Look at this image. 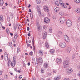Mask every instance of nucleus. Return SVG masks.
Masks as SVG:
<instances>
[{
	"mask_svg": "<svg viewBox=\"0 0 80 80\" xmlns=\"http://www.w3.org/2000/svg\"><path fill=\"white\" fill-rule=\"evenodd\" d=\"M2 73H3V71L2 70H0V75H2Z\"/></svg>",
	"mask_w": 80,
	"mask_h": 80,
	"instance_id": "43",
	"label": "nucleus"
},
{
	"mask_svg": "<svg viewBox=\"0 0 80 80\" xmlns=\"http://www.w3.org/2000/svg\"><path fill=\"white\" fill-rule=\"evenodd\" d=\"M36 2L38 4H40V3H41V0H36Z\"/></svg>",
	"mask_w": 80,
	"mask_h": 80,
	"instance_id": "23",
	"label": "nucleus"
},
{
	"mask_svg": "<svg viewBox=\"0 0 80 80\" xmlns=\"http://www.w3.org/2000/svg\"><path fill=\"white\" fill-rule=\"evenodd\" d=\"M67 50L68 53H70V52L71 51V48H67Z\"/></svg>",
	"mask_w": 80,
	"mask_h": 80,
	"instance_id": "20",
	"label": "nucleus"
},
{
	"mask_svg": "<svg viewBox=\"0 0 80 80\" xmlns=\"http://www.w3.org/2000/svg\"><path fill=\"white\" fill-rule=\"evenodd\" d=\"M2 10H3V9H5V7L2 8Z\"/></svg>",
	"mask_w": 80,
	"mask_h": 80,
	"instance_id": "64",
	"label": "nucleus"
},
{
	"mask_svg": "<svg viewBox=\"0 0 80 80\" xmlns=\"http://www.w3.org/2000/svg\"><path fill=\"white\" fill-rule=\"evenodd\" d=\"M1 27H2V23H1V22H0V28Z\"/></svg>",
	"mask_w": 80,
	"mask_h": 80,
	"instance_id": "60",
	"label": "nucleus"
},
{
	"mask_svg": "<svg viewBox=\"0 0 80 80\" xmlns=\"http://www.w3.org/2000/svg\"><path fill=\"white\" fill-rule=\"evenodd\" d=\"M0 20L1 22H3V16L1 15L0 17Z\"/></svg>",
	"mask_w": 80,
	"mask_h": 80,
	"instance_id": "24",
	"label": "nucleus"
},
{
	"mask_svg": "<svg viewBox=\"0 0 80 80\" xmlns=\"http://www.w3.org/2000/svg\"><path fill=\"white\" fill-rule=\"evenodd\" d=\"M49 52L50 53L53 54V53H54V52H55V50L54 49H51L50 50Z\"/></svg>",
	"mask_w": 80,
	"mask_h": 80,
	"instance_id": "18",
	"label": "nucleus"
},
{
	"mask_svg": "<svg viewBox=\"0 0 80 80\" xmlns=\"http://www.w3.org/2000/svg\"><path fill=\"white\" fill-rule=\"evenodd\" d=\"M9 46H10V47L12 46V42H10L9 44Z\"/></svg>",
	"mask_w": 80,
	"mask_h": 80,
	"instance_id": "50",
	"label": "nucleus"
},
{
	"mask_svg": "<svg viewBox=\"0 0 80 80\" xmlns=\"http://www.w3.org/2000/svg\"><path fill=\"white\" fill-rule=\"evenodd\" d=\"M61 78V77L60 76H57L54 78V80H59Z\"/></svg>",
	"mask_w": 80,
	"mask_h": 80,
	"instance_id": "13",
	"label": "nucleus"
},
{
	"mask_svg": "<svg viewBox=\"0 0 80 80\" xmlns=\"http://www.w3.org/2000/svg\"><path fill=\"white\" fill-rule=\"evenodd\" d=\"M14 37L15 39H17V38H18V36H17V35H16L14 36Z\"/></svg>",
	"mask_w": 80,
	"mask_h": 80,
	"instance_id": "44",
	"label": "nucleus"
},
{
	"mask_svg": "<svg viewBox=\"0 0 80 80\" xmlns=\"http://www.w3.org/2000/svg\"><path fill=\"white\" fill-rule=\"evenodd\" d=\"M47 75H49V76H50V75H51V73H50L49 72H48L47 73Z\"/></svg>",
	"mask_w": 80,
	"mask_h": 80,
	"instance_id": "54",
	"label": "nucleus"
},
{
	"mask_svg": "<svg viewBox=\"0 0 80 80\" xmlns=\"http://www.w3.org/2000/svg\"><path fill=\"white\" fill-rule=\"evenodd\" d=\"M48 67V64L47 62H45L43 64V68H47Z\"/></svg>",
	"mask_w": 80,
	"mask_h": 80,
	"instance_id": "11",
	"label": "nucleus"
},
{
	"mask_svg": "<svg viewBox=\"0 0 80 80\" xmlns=\"http://www.w3.org/2000/svg\"><path fill=\"white\" fill-rule=\"evenodd\" d=\"M60 47L61 48H65L66 47V43L64 42H61L60 43Z\"/></svg>",
	"mask_w": 80,
	"mask_h": 80,
	"instance_id": "4",
	"label": "nucleus"
},
{
	"mask_svg": "<svg viewBox=\"0 0 80 80\" xmlns=\"http://www.w3.org/2000/svg\"><path fill=\"white\" fill-rule=\"evenodd\" d=\"M17 51L18 53L19 52H20V49H19V48H18Z\"/></svg>",
	"mask_w": 80,
	"mask_h": 80,
	"instance_id": "52",
	"label": "nucleus"
},
{
	"mask_svg": "<svg viewBox=\"0 0 80 80\" xmlns=\"http://www.w3.org/2000/svg\"><path fill=\"white\" fill-rule=\"evenodd\" d=\"M37 28H38V30L39 31H40V30H42V27L40 24L38 23V22H37Z\"/></svg>",
	"mask_w": 80,
	"mask_h": 80,
	"instance_id": "9",
	"label": "nucleus"
},
{
	"mask_svg": "<svg viewBox=\"0 0 80 80\" xmlns=\"http://www.w3.org/2000/svg\"><path fill=\"white\" fill-rule=\"evenodd\" d=\"M17 25H18V27H19V28H21L22 27V26H21L20 24L18 23H17Z\"/></svg>",
	"mask_w": 80,
	"mask_h": 80,
	"instance_id": "34",
	"label": "nucleus"
},
{
	"mask_svg": "<svg viewBox=\"0 0 80 80\" xmlns=\"http://www.w3.org/2000/svg\"><path fill=\"white\" fill-rule=\"evenodd\" d=\"M29 55L31 56L33 55V52L32 51L31 52L29 53Z\"/></svg>",
	"mask_w": 80,
	"mask_h": 80,
	"instance_id": "41",
	"label": "nucleus"
},
{
	"mask_svg": "<svg viewBox=\"0 0 80 80\" xmlns=\"http://www.w3.org/2000/svg\"><path fill=\"white\" fill-rule=\"evenodd\" d=\"M26 43L28 47H30V44H28V43H27V41H26Z\"/></svg>",
	"mask_w": 80,
	"mask_h": 80,
	"instance_id": "49",
	"label": "nucleus"
},
{
	"mask_svg": "<svg viewBox=\"0 0 80 80\" xmlns=\"http://www.w3.org/2000/svg\"><path fill=\"white\" fill-rule=\"evenodd\" d=\"M55 4L57 6H59V4H58V1H56L55 2Z\"/></svg>",
	"mask_w": 80,
	"mask_h": 80,
	"instance_id": "35",
	"label": "nucleus"
},
{
	"mask_svg": "<svg viewBox=\"0 0 80 80\" xmlns=\"http://www.w3.org/2000/svg\"><path fill=\"white\" fill-rule=\"evenodd\" d=\"M57 62L58 63H62V60L60 58H57Z\"/></svg>",
	"mask_w": 80,
	"mask_h": 80,
	"instance_id": "14",
	"label": "nucleus"
},
{
	"mask_svg": "<svg viewBox=\"0 0 80 80\" xmlns=\"http://www.w3.org/2000/svg\"><path fill=\"white\" fill-rule=\"evenodd\" d=\"M78 77H80V71L79 72L78 74Z\"/></svg>",
	"mask_w": 80,
	"mask_h": 80,
	"instance_id": "51",
	"label": "nucleus"
},
{
	"mask_svg": "<svg viewBox=\"0 0 80 80\" xmlns=\"http://www.w3.org/2000/svg\"><path fill=\"white\" fill-rule=\"evenodd\" d=\"M47 37V32H44L42 34V38L43 39H45Z\"/></svg>",
	"mask_w": 80,
	"mask_h": 80,
	"instance_id": "10",
	"label": "nucleus"
},
{
	"mask_svg": "<svg viewBox=\"0 0 80 80\" xmlns=\"http://www.w3.org/2000/svg\"><path fill=\"white\" fill-rule=\"evenodd\" d=\"M75 12L78 13H80V8H77L75 10Z\"/></svg>",
	"mask_w": 80,
	"mask_h": 80,
	"instance_id": "17",
	"label": "nucleus"
},
{
	"mask_svg": "<svg viewBox=\"0 0 80 80\" xmlns=\"http://www.w3.org/2000/svg\"><path fill=\"white\" fill-rule=\"evenodd\" d=\"M59 14L62 16L63 15H64V13H63V12H60Z\"/></svg>",
	"mask_w": 80,
	"mask_h": 80,
	"instance_id": "38",
	"label": "nucleus"
},
{
	"mask_svg": "<svg viewBox=\"0 0 80 80\" xmlns=\"http://www.w3.org/2000/svg\"><path fill=\"white\" fill-rule=\"evenodd\" d=\"M58 33H59V34H60V35H62V32L61 31H59L58 32Z\"/></svg>",
	"mask_w": 80,
	"mask_h": 80,
	"instance_id": "45",
	"label": "nucleus"
},
{
	"mask_svg": "<svg viewBox=\"0 0 80 80\" xmlns=\"http://www.w3.org/2000/svg\"><path fill=\"white\" fill-rule=\"evenodd\" d=\"M25 55H28V54L27 53H25Z\"/></svg>",
	"mask_w": 80,
	"mask_h": 80,
	"instance_id": "63",
	"label": "nucleus"
},
{
	"mask_svg": "<svg viewBox=\"0 0 80 80\" xmlns=\"http://www.w3.org/2000/svg\"><path fill=\"white\" fill-rule=\"evenodd\" d=\"M6 32L8 35L10 34V31L9 30V29L8 28L7 29H6Z\"/></svg>",
	"mask_w": 80,
	"mask_h": 80,
	"instance_id": "31",
	"label": "nucleus"
},
{
	"mask_svg": "<svg viewBox=\"0 0 80 80\" xmlns=\"http://www.w3.org/2000/svg\"><path fill=\"white\" fill-rule=\"evenodd\" d=\"M30 17L31 19L33 18V15H30Z\"/></svg>",
	"mask_w": 80,
	"mask_h": 80,
	"instance_id": "55",
	"label": "nucleus"
},
{
	"mask_svg": "<svg viewBox=\"0 0 80 80\" xmlns=\"http://www.w3.org/2000/svg\"><path fill=\"white\" fill-rule=\"evenodd\" d=\"M69 65V60L66 59L63 62V66L64 68H67Z\"/></svg>",
	"mask_w": 80,
	"mask_h": 80,
	"instance_id": "1",
	"label": "nucleus"
},
{
	"mask_svg": "<svg viewBox=\"0 0 80 80\" xmlns=\"http://www.w3.org/2000/svg\"><path fill=\"white\" fill-rule=\"evenodd\" d=\"M59 3L60 4L61 6H62V5L64 4L63 3V1L61 0H59Z\"/></svg>",
	"mask_w": 80,
	"mask_h": 80,
	"instance_id": "27",
	"label": "nucleus"
},
{
	"mask_svg": "<svg viewBox=\"0 0 80 80\" xmlns=\"http://www.w3.org/2000/svg\"><path fill=\"white\" fill-rule=\"evenodd\" d=\"M30 62H28V66H30Z\"/></svg>",
	"mask_w": 80,
	"mask_h": 80,
	"instance_id": "57",
	"label": "nucleus"
},
{
	"mask_svg": "<svg viewBox=\"0 0 80 80\" xmlns=\"http://www.w3.org/2000/svg\"><path fill=\"white\" fill-rule=\"evenodd\" d=\"M27 30L28 31H29V30H30V28L29 27H28L27 28Z\"/></svg>",
	"mask_w": 80,
	"mask_h": 80,
	"instance_id": "56",
	"label": "nucleus"
},
{
	"mask_svg": "<svg viewBox=\"0 0 80 80\" xmlns=\"http://www.w3.org/2000/svg\"><path fill=\"white\" fill-rule=\"evenodd\" d=\"M45 68H42L41 70V72L42 73H44V71H45Z\"/></svg>",
	"mask_w": 80,
	"mask_h": 80,
	"instance_id": "32",
	"label": "nucleus"
},
{
	"mask_svg": "<svg viewBox=\"0 0 80 80\" xmlns=\"http://www.w3.org/2000/svg\"><path fill=\"white\" fill-rule=\"evenodd\" d=\"M17 26L16 25H14L13 26V28H14V30H16V29H17Z\"/></svg>",
	"mask_w": 80,
	"mask_h": 80,
	"instance_id": "39",
	"label": "nucleus"
},
{
	"mask_svg": "<svg viewBox=\"0 0 80 80\" xmlns=\"http://www.w3.org/2000/svg\"><path fill=\"white\" fill-rule=\"evenodd\" d=\"M75 2H76L77 3H79L80 2V0H74Z\"/></svg>",
	"mask_w": 80,
	"mask_h": 80,
	"instance_id": "30",
	"label": "nucleus"
},
{
	"mask_svg": "<svg viewBox=\"0 0 80 80\" xmlns=\"http://www.w3.org/2000/svg\"><path fill=\"white\" fill-rule=\"evenodd\" d=\"M43 9L44 11L46 12H48L49 11V8L48 6H44Z\"/></svg>",
	"mask_w": 80,
	"mask_h": 80,
	"instance_id": "7",
	"label": "nucleus"
},
{
	"mask_svg": "<svg viewBox=\"0 0 80 80\" xmlns=\"http://www.w3.org/2000/svg\"><path fill=\"white\" fill-rule=\"evenodd\" d=\"M60 10L59 8L57 7L54 10V12H58V11Z\"/></svg>",
	"mask_w": 80,
	"mask_h": 80,
	"instance_id": "16",
	"label": "nucleus"
},
{
	"mask_svg": "<svg viewBox=\"0 0 80 80\" xmlns=\"http://www.w3.org/2000/svg\"><path fill=\"white\" fill-rule=\"evenodd\" d=\"M63 8H67V6H66L65 4H63L61 6Z\"/></svg>",
	"mask_w": 80,
	"mask_h": 80,
	"instance_id": "25",
	"label": "nucleus"
},
{
	"mask_svg": "<svg viewBox=\"0 0 80 80\" xmlns=\"http://www.w3.org/2000/svg\"><path fill=\"white\" fill-rule=\"evenodd\" d=\"M66 72L68 74H71L73 73V69L71 68H69L66 70Z\"/></svg>",
	"mask_w": 80,
	"mask_h": 80,
	"instance_id": "2",
	"label": "nucleus"
},
{
	"mask_svg": "<svg viewBox=\"0 0 80 80\" xmlns=\"http://www.w3.org/2000/svg\"><path fill=\"white\" fill-rule=\"evenodd\" d=\"M39 62H40V63H43V60H42V59L41 58H39L38 59Z\"/></svg>",
	"mask_w": 80,
	"mask_h": 80,
	"instance_id": "19",
	"label": "nucleus"
},
{
	"mask_svg": "<svg viewBox=\"0 0 80 80\" xmlns=\"http://www.w3.org/2000/svg\"><path fill=\"white\" fill-rule=\"evenodd\" d=\"M75 55H72V59H74V58H75Z\"/></svg>",
	"mask_w": 80,
	"mask_h": 80,
	"instance_id": "47",
	"label": "nucleus"
},
{
	"mask_svg": "<svg viewBox=\"0 0 80 80\" xmlns=\"http://www.w3.org/2000/svg\"><path fill=\"white\" fill-rule=\"evenodd\" d=\"M64 39L67 42L69 43L70 42V39L68 38V37L67 35H65L64 36Z\"/></svg>",
	"mask_w": 80,
	"mask_h": 80,
	"instance_id": "6",
	"label": "nucleus"
},
{
	"mask_svg": "<svg viewBox=\"0 0 80 80\" xmlns=\"http://www.w3.org/2000/svg\"><path fill=\"white\" fill-rule=\"evenodd\" d=\"M4 57H8V54L6 52L4 53Z\"/></svg>",
	"mask_w": 80,
	"mask_h": 80,
	"instance_id": "21",
	"label": "nucleus"
},
{
	"mask_svg": "<svg viewBox=\"0 0 80 80\" xmlns=\"http://www.w3.org/2000/svg\"><path fill=\"white\" fill-rule=\"evenodd\" d=\"M75 48L76 50H77V49H78V46H76Z\"/></svg>",
	"mask_w": 80,
	"mask_h": 80,
	"instance_id": "61",
	"label": "nucleus"
},
{
	"mask_svg": "<svg viewBox=\"0 0 80 80\" xmlns=\"http://www.w3.org/2000/svg\"><path fill=\"white\" fill-rule=\"evenodd\" d=\"M44 22L45 23H49L50 21V19L48 18L45 17L44 18Z\"/></svg>",
	"mask_w": 80,
	"mask_h": 80,
	"instance_id": "8",
	"label": "nucleus"
},
{
	"mask_svg": "<svg viewBox=\"0 0 80 80\" xmlns=\"http://www.w3.org/2000/svg\"><path fill=\"white\" fill-rule=\"evenodd\" d=\"M69 8H68V10H70V9H71V7H70V5H69Z\"/></svg>",
	"mask_w": 80,
	"mask_h": 80,
	"instance_id": "53",
	"label": "nucleus"
},
{
	"mask_svg": "<svg viewBox=\"0 0 80 80\" xmlns=\"http://www.w3.org/2000/svg\"><path fill=\"white\" fill-rule=\"evenodd\" d=\"M45 47H46V48H48L49 47V44H48V43L47 42H46L45 43Z\"/></svg>",
	"mask_w": 80,
	"mask_h": 80,
	"instance_id": "28",
	"label": "nucleus"
},
{
	"mask_svg": "<svg viewBox=\"0 0 80 80\" xmlns=\"http://www.w3.org/2000/svg\"><path fill=\"white\" fill-rule=\"evenodd\" d=\"M33 49H35V45H34V43H33Z\"/></svg>",
	"mask_w": 80,
	"mask_h": 80,
	"instance_id": "59",
	"label": "nucleus"
},
{
	"mask_svg": "<svg viewBox=\"0 0 80 80\" xmlns=\"http://www.w3.org/2000/svg\"><path fill=\"white\" fill-rule=\"evenodd\" d=\"M4 60L5 61H8V57H4Z\"/></svg>",
	"mask_w": 80,
	"mask_h": 80,
	"instance_id": "36",
	"label": "nucleus"
},
{
	"mask_svg": "<svg viewBox=\"0 0 80 80\" xmlns=\"http://www.w3.org/2000/svg\"><path fill=\"white\" fill-rule=\"evenodd\" d=\"M22 75H21L20 76H19V79L20 80V79H21L22 78Z\"/></svg>",
	"mask_w": 80,
	"mask_h": 80,
	"instance_id": "42",
	"label": "nucleus"
},
{
	"mask_svg": "<svg viewBox=\"0 0 80 80\" xmlns=\"http://www.w3.org/2000/svg\"><path fill=\"white\" fill-rule=\"evenodd\" d=\"M14 16L13 15V14H11V18L12 19H13V18H14Z\"/></svg>",
	"mask_w": 80,
	"mask_h": 80,
	"instance_id": "33",
	"label": "nucleus"
},
{
	"mask_svg": "<svg viewBox=\"0 0 80 80\" xmlns=\"http://www.w3.org/2000/svg\"><path fill=\"white\" fill-rule=\"evenodd\" d=\"M4 78L6 80H7L8 78V75L7 74H5L4 75Z\"/></svg>",
	"mask_w": 80,
	"mask_h": 80,
	"instance_id": "26",
	"label": "nucleus"
},
{
	"mask_svg": "<svg viewBox=\"0 0 80 80\" xmlns=\"http://www.w3.org/2000/svg\"><path fill=\"white\" fill-rule=\"evenodd\" d=\"M31 6V5H30V4H29L28 5V7L29 8H30V7Z\"/></svg>",
	"mask_w": 80,
	"mask_h": 80,
	"instance_id": "62",
	"label": "nucleus"
},
{
	"mask_svg": "<svg viewBox=\"0 0 80 80\" xmlns=\"http://www.w3.org/2000/svg\"><path fill=\"white\" fill-rule=\"evenodd\" d=\"M49 32H50V33H52V28H50Z\"/></svg>",
	"mask_w": 80,
	"mask_h": 80,
	"instance_id": "40",
	"label": "nucleus"
},
{
	"mask_svg": "<svg viewBox=\"0 0 80 80\" xmlns=\"http://www.w3.org/2000/svg\"><path fill=\"white\" fill-rule=\"evenodd\" d=\"M7 19L8 22H10V17L9 16H7Z\"/></svg>",
	"mask_w": 80,
	"mask_h": 80,
	"instance_id": "37",
	"label": "nucleus"
},
{
	"mask_svg": "<svg viewBox=\"0 0 80 80\" xmlns=\"http://www.w3.org/2000/svg\"><path fill=\"white\" fill-rule=\"evenodd\" d=\"M16 64H17V63L15 62V60L11 62V66L12 67H15V65H16Z\"/></svg>",
	"mask_w": 80,
	"mask_h": 80,
	"instance_id": "12",
	"label": "nucleus"
},
{
	"mask_svg": "<svg viewBox=\"0 0 80 80\" xmlns=\"http://www.w3.org/2000/svg\"><path fill=\"white\" fill-rule=\"evenodd\" d=\"M43 29L44 30H46L47 29V26H44L43 28Z\"/></svg>",
	"mask_w": 80,
	"mask_h": 80,
	"instance_id": "46",
	"label": "nucleus"
},
{
	"mask_svg": "<svg viewBox=\"0 0 80 80\" xmlns=\"http://www.w3.org/2000/svg\"><path fill=\"white\" fill-rule=\"evenodd\" d=\"M72 25V22L70 20L68 19L67 20L66 22V25L68 27H71Z\"/></svg>",
	"mask_w": 80,
	"mask_h": 80,
	"instance_id": "5",
	"label": "nucleus"
},
{
	"mask_svg": "<svg viewBox=\"0 0 80 80\" xmlns=\"http://www.w3.org/2000/svg\"><path fill=\"white\" fill-rule=\"evenodd\" d=\"M40 56H42L43 55V52L42 50H40L38 52Z\"/></svg>",
	"mask_w": 80,
	"mask_h": 80,
	"instance_id": "15",
	"label": "nucleus"
},
{
	"mask_svg": "<svg viewBox=\"0 0 80 80\" xmlns=\"http://www.w3.org/2000/svg\"><path fill=\"white\" fill-rule=\"evenodd\" d=\"M3 0H1L0 1V5L1 6H2L3 5Z\"/></svg>",
	"mask_w": 80,
	"mask_h": 80,
	"instance_id": "22",
	"label": "nucleus"
},
{
	"mask_svg": "<svg viewBox=\"0 0 80 80\" xmlns=\"http://www.w3.org/2000/svg\"><path fill=\"white\" fill-rule=\"evenodd\" d=\"M1 58L2 59V60H3V55H2L1 56Z\"/></svg>",
	"mask_w": 80,
	"mask_h": 80,
	"instance_id": "58",
	"label": "nucleus"
},
{
	"mask_svg": "<svg viewBox=\"0 0 80 80\" xmlns=\"http://www.w3.org/2000/svg\"><path fill=\"white\" fill-rule=\"evenodd\" d=\"M63 80H70V79L69 78H65Z\"/></svg>",
	"mask_w": 80,
	"mask_h": 80,
	"instance_id": "48",
	"label": "nucleus"
},
{
	"mask_svg": "<svg viewBox=\"0 0 80 80\" xmlns=\"http://www.w3.org/2000/svg\"><path fill=\"white\" fill-rule=\"evenodd\" d=\"M11 61L10 59L8 60V66H10Z\"/></svg>",
	"mask_w": 80,
	"mask_h": 80,
	"instance_id": "29",
	"label": "nucleus"
},
{
	"mask_svg": "<svg viewBox=\"0 0 80 80\" xmlns=\"http://www.w3.org/2000/svg\"><path fill=\"white\" fill-rule=\"evenodd\" d=\"M65 18L63 17H61L59 19V22L61 24H63L65 22Z\"/></svg>",
	"mask_w": 80,
	"mask_h": 80,
	"instance_id": "3",
	"label": "nucleus"
}]
</instances>
